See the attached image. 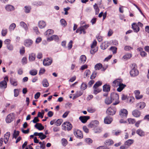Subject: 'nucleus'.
Returning <instances> with one entry per match:
<instances>
[{"instance_id":"1","label":"nucleus","mask_w":149,"mask_h":149,"mask_svg":"<svg viewBox=\"0 0 149 149\" xmlns=\"http://www.w3.org/2000/svg\"><path fill=\"white\" fill-rule=\"evenodd\" d=\"M131 70L130 72V74L131 76L133 77H135L138 75L139 71L136 68V64L133 63L130 65Z\"/></svg>"},{"instance_id":"2","label":"nucleus","mask_w":149,"mask_h":149,"mask_svg":"<svg viewBox=\"0 0 149 149\" xmlns=\"http://www.w3.org/2000/svg\"><path fill=\"white\" fill-rule=\"evenodd\" d=\"M111 98L112 101L113 102V105H115L119 103V97L118 94L114 93H112L111 94Z\"/></svg>"},{"instance_id":"3","label":"nucleus","mask_w":149,"mask_h":149,"mask_svg":"<svg viewBox=\"0 0 149 149\" xmlns=\"http://www.w3.org/2000/svg\"><path fill=\"white\" fill-rule=\"evenodd\" d=\"M63 129L65 130H67L69 131L71 130L72 128V126L71 123L68 122H64L62 125Z\"/></svg>"},{"instance_id":"4","label":"nucleus","mask_w":149,"mask_h":149,"mask_svg":"<svg viewBox=\"0 0 149 149\" xmlns=\"http://www.w3.org/2000/svg\"><path fill=\"white\" fill-rule=\"evenodd\" d=\"M127 114V111L125 109H121L119 112V115L120 117L122 118H126Z\"/></svg>"},{"instance_id":"5","label":"nucleus","mask_w":149,"mask_h":149,"mask_svg":"<svg viewBox=\"0 0 149 149\" xmlns=\"http://www.w3.org/2000/svg\"><path fill=\"white\" fill-rule=\"evenodd\" d=\"M14 118V116L13 113H10L6 117V121L7 123H10L13 121Z\"/></svg>"},{"instance_id":"6","label":"nucleus","mask_w":149,"mask_h":149,"mask_svg":"<svg viewBox=\"0 0 149 149\" xmlns=\"http://www.w3.org/2000/svg\"><path fill=\"white\" fill-rule=\"evenodd\" d=\"M4 79V80L0 82V88H5L7 87L6 81H8V78L7 77H6Z\"/></svg>"},{"instance_id":"7","label":"nucleus","mask_w":149,"mask_h":149,"mask_svg":"<svg viewBox=\"0 0 149 149\" xmlns=\"http://www.w3.org/2000/svg\"><path fill=\"white\" fill-rule=\"evenodd\" d=\"M116 109L114 107H109L107 110L106 112L109 115H113L115 114Z\"/></svg>"},{"instance_id":"8","label":"nucleus","mask_w":149,"mask_h":149,"mask_svg":"<svg viewBox=\"0 0 149 149\" xmlns=\"http://www.w3.org/2000/svg\"><path fill=\"white\" fill-rule=\"evenodd\" d=\"M74 134L75 136L78 138L82 139L83 137V135L82 132L78 130H76L74 132Z\"/></svg>"},{"instance_id":"9","label":"nucleus","mask_w":149,"mask_h":149,"mask_svg":"<svg viewBox=\"0 0 149 149\" xmlns=\"http://www.w3.org/2000/svg\"><path fill=\"white\" fill-rule=\"evenodd\" d=\"M52 60L47 58L44 59L43 61V64L45 66H48L50 65L52 63Z\"/></svg>"},{"instance_id":"10","label":"nucleus","mask_w":149,"mask_h":149,"mask_svg":"<svg viewBox=\"0 0 149 149\" xmlns=\"http://www.w3.org/2000/svg\"><path fill=\"white\" fill-rule=\"evenodd\" d=\"M99 124V122L96 120H95L91 122L88 125V127L90 128L96 127Z\"/></svg>"},{"instance_id":"11","label":"nucleus","mask_w":149,"mask_h":149,"mask_svg":"<svg viewBox=\"0 0 149 149\" xmlns=\"http://www.w3.org/2000/svg\"><path fill=\"white\" fill-rule=\"evenodd\" d=\"M122 80L120 79H117L114 80L113 83V86L114 87H117L122 84Z\"/></svg>"},{"instance_id":"12","label":"nucleus","mask_w":149,"mask_h":149,"mask_svg":"<svg viewBox=\"0 0 149 149\" xmlns=\"http://www.w3.org/2000/svg\"><path fill=\"white\" fill-rule=\"evenodd\" d=\"M90 118V117L87 116H81L79 117V120L83 123H86Z\"/></svg>"},{"instance_id":"13","label":"nucleus","mask_w":149,"mask_h":149,"mask_svg":"<svg viewBox=\"0 0 149 149\" xmlns=\"http://www.w3.org/2000/svg\"><path fill=\"white\" fill-rule=\"evenodd\" d=\"M33 43V41L30 39H27L25 40L24 42V45L26 47H29L32 45Z\"/></svg>"},{"instance_id":"14","label":"nucleus","mask_w":149,"mask_h":149,"mask_svg":"<svg viewBox=\"0 0 149 149\" xmlns=\"http://www.w3.org/2000/svg\"><path fill=\"white\" fill-rule=\"evenodd\" d=\"M10 136V133L9 132H7L5 134L4 136V142L5 144L7 143L8 141Z\"/></svg>"},{"instance_id":"15","label":"nucleus","mask_w":149,"mask_h":149,"mask_svg":"<svg viewBox=\"0 0 149 149\" xmlns=\"http://www.w3.org/2000/svg\"><path fill=\"white\" fill-rule=\"evenodd\" d=\"M53 40H54L55 41H58L59 40V38L58 36L56 35H53L51 36L49 38H47L48 41H52Z\"/></svg>"},{"instance_id":"16","label":"nucleus","mask_w":149,"mask_h":149,"mask_svg":"<svg viewBox=\"0 0 149 149\" xmlns=\"http://www.w3.org/2000/svg\"><path fill=\"white\" fill-rule=\"evenodd\" d=\"M134 93L135 95V97L137 99H140L142 98L143 95H140V92L139 91H135Z\"/></svg>"},{"instance_id":"17","label":"nucleus","mask_w":149,"mask_h":149,"mask_svg":"<svg viewBox=\"0 0 149 149\" xmlns=\"http://www.w3.org/2000/svg\"><path fill=\"white\" fill-rule=\"evenodd\" d=\"M112 119L109 116H107L104 119V123L106 124H110L112 120Z\"/></svg>"},{"instance_id":"18","label":"nucleus","mask_w":149,"mask_h":149,"mask_svg":"<svg viewBox=\"0 0 149 149\" xmlns=\"http://www.w3.org/2000/svg\"><path fill=\"white\" fill-rule=\"evenodd\" d=\"M132 28L134 32H137L140 30L139 27L135 23H134L132 24Z\"/></svg>"},{"instance_id":"19","label":"nucleus","mask_w":149,"mask_h":149,"mask_svg":"<svg viewBox=\"0 0 149 149\" xmlns=\"http://www.w3.org/2000/svg\"><path fill=\"white\" fill-rule=\"evenodd\" d=\"M5 9L7 11H10L14 10H15V8L11 5H8L6 6Z\"/></svg>"},{"instance_id":"20","label":"nucleus","mask_w":149,"mask_h":149,"mask_svg":"<svg viewBox=\"0 0 149 149\" xmlns=\"http://www.w3.org/2000/svg\"><path fill=\"white\" fill-rule=\"evenodd\" d=\"M10 82L11 85L13 86H16L17 85V82L16 79L13 78H10Z\"/></svg>"},{"instance_id":"21","label":"nucleus","mask_w":149,"mask_h":149,"mask_svg":"<svg viewBox=\"0 0 149 149\" xmlns=\"http://www.w3.org/2000/svg\"><path fill=\"white\" fill-rule=\"evenodd\" d=\"M133 115L136 117H139L141 115V112L138 110H135L132 111Z\"/></svg>"},{"instance_id":"22","label":"nucleus","mask_w":149,"mask_h":149,"mask_svg":"<svg viewBox=\"0 0 149 149\" xmlns=\"http://www.w3.org/2000/svg\"><path fill=\"white\" fill-rule=\"evenodd\" d=\"M34 127L39 130H42L44 129V126L40 123H36Z\"/></svg>"},{"instance_id":"23","label":"nucleus","mask_w":149,"mask_h":149,"mask_svg":"<svg viewBox=\"0 0 149 149\" xmlns=\"http://www.w3.org/2000/svg\"><path fill=\"white\" fill-rule=\"evenodd\" d=\"M136 133L140 136H145V132L141 129H139L136 131Z\"/></svg>"},{"instance_id":"24","label":"nucleus","mask_w":149,"mask_h":149,"mask_svg":"<svg viewBox=\"0 0 149 149\" xmlns=\"http://www.w3.org/2000/svg\"><path fill=\"white\" fill-rule=\"evenodd\" d=\"M86 59V56L84 55H82L80 56L79 58L80 62L82 64L84 63Z\"/></svg>"},{"instance_id":"25","label":"nucleus","mask_w":149,"mask_h":149,"mask_svg":"<svg viewBox=\"0 0 149 149\" xmlns=\"http://www.w3.org/2000/svg\"><path fill=\"white\" fill-rule=\"evenodd\" d=\"M46 25L45 22L43 21H40L38 23V26L40 28L42 29L44 28Z\"/></svg>"},{"instance_id":"26","label":"nucleus","mask_w":149,"mask_h":149,"mask_svg":"<svg viewBox=\"0 0 149 149\" xmlns=\"http://www.w3.org/2000/svg\"><path fill=\"white\" fill-rule=\"evenodd\" d=\"M146 104L144 102H140L137 104L136 106L140 109L144 108L145 107Z\"/></svg>"},{"instance_id":"27","label":"nucleus","mask_w":149,"mask_h":149,"mask_svg":"<svg viewBox=\"0 0 149 149\" xmlns=\"http://www.w3.org/2000/svg\"><path fill=\"white\" fill-rule=\"evenodd\" d=\"M134 142V140L132 139H128L125 142L124 144L126 146H130Z\"/></svg>"},{"instance_id":"28","label":"nucleus","mask_w":149,"mask_h":149,"mask_svg":"<svg viewBox=\"0 0 149 149\" xmlns=\"http://www.w3.org/2000/svg\"><path fill=\"white\" fill-rule=\"evenodd\" d=\"M36 58V55L34 53H32L30 54L29 56V60L30 61H34Z\"/></svg>"},{"instance_id":"29","label":"nucleus","mask_w":149,"mask_h":149,"mask_svg":"<svg viewBox=\"0 0 149 149\" xmlns=\"http://www.w3.org/2000/svg\"><path fill=\"white\" fill-rule=\"evenodd\" d=\"M103 88V91L104 92H109L110 91V88L109 86L107 84L104 85Z\"/></svg>"},{"instance_id":"30","label":"nucleus","mask_w":149,"mask_h":149,"mask_svg":"<svg viewBox=\"0 0 149 149\" xmlns=\"http://www.w3.org/2000/svg\"><path fill=\"white\" fill-rule=\"evenodd\" d=\"M20 26L23 28L25 31H27L28 29V28L27 25L24 22H21L20 23Z\"/></svg>"},{"instance_id":"31","label":"nucleus","mask_w":149,"mask_h":149,"mask_svg":"<svg viewBox=\"0 0 149 149\" xmlns=\"http://www.w3.org/2000/svg\"><path fill=\"white\" fill-rule=\"evenodd\" d=\"M61 143L62 146L65 147L68 144V143L66 139L63 138L61 140Z\"/></svg>"},{"instance_id":"32","label":"nucleus","mask_w":149,"mask_h":149,"mask_svg":"<svg viewBox=\"0 0 149 149\" xmlns=\"http://www.w3.org/2000/svg\"><path fill=\"white\" fill-rule=\"evenodd\" d=\"M126 86L123 84H121L118 86L119 87L117 89V91L119 92H121Z\"/></svg>"},{"instance_id":"33","label":"nucleus","mask_w":149,"mask_h":149,"mask_svg":"<svg viewBox=\"0 0 149 149\" xmlns=\"http://www.w3.org/2000/svg\"><path fill=\"white\" fill-rule=\"evenodd\" d=\"M16 26L15 23H13L10 24L9 27V30L10 31H13Z\"/></svg>"},{"instance_id":"34","label":"nucleus","mask_w":149,"mask_h":149,"mask_svg":"<svg viewBox=\"0 0 149 149\" xmlns=\"http://www.w3.org/2000/svg\"><path fill=\"white\" fill-rule=\"evenodd\" d=\"M42 84L43 86L45 87H47L49 85L47 80L46 79H45L43 80Z\"/></svg>"},{"instance_id":"35","label":"nucleus","mask_w":149,"mask_h":149,"mask_svg":"<svg viewBox=\"0 0 149 149\" xmlns=\"http://www.w3.org/2000/svg\"><path fill=\"white\" fill-rule=\"evenodd\" d=\"M112 100L111 98L109 97H107L105 100V103L107 105L110 104L112 102Z\"/></svg>"},{"instance_id":"36","label":"nucleus","mask_w":149,"mask_h":149,"mask_svg":"<svg viewBox=\"0 0 149 149\" xmlns=\"http://www.w3.org/2000/svg\"><path fill=\"white\" fill-rule=\"evenodd\" d=\"M54 33V31L53 30L51 29H48L45 33V35H47L49 36L50 35H51Z\"/></svg>"},{"instance_id":"37","label":"nucleus","mask_w":149,"mask_h":149,"mask_svg":"<svg viewBox=\"0 0 149 149\" xmlns=\"http://www.w3.org/2000/svg\"><path fill=\"white\" fill-rule=\"evenodd\" d=\"M121 132H122L120 130H118L116 131L115 130H113L112 131V134L114 135L118 136L119 135Z\"/></svg>"},{"instance_id":"38","label":"nucleus","mask_w":149,"mask_h":149,"mask_svg":"<svg viewBox=\"0 0 149 149\" xmlns=\"http://www.w3.org/2000/svg\"><path fill=\"white\" fill-rule=\"evenodd\" d=\"M102 68V65L100 63L96 64L95 66V69L96 70H99Z\"/></svg>"},{"instance_id":"39","label":"nucleus","mask_w":149,"mask_h":149,"mask_svg":"<svg viewBox=\"0 0 149 149\" xmlns=\"http://www.w3.org/2000/svg\"><path fill=\"white\" fill-rule=\"evenodd\" d=\"M19 134V132L14 130L13 134V138L16 139Z\"/></svg>"},{"instance_id":"40","label":"nucleus","mask_w":149,"mask_h":149,"mask_svg":"<svg viewBox=\"0 0 149 149\" xmlns=\"http://www.w3.org/2000/svg\"><path fill=\"white\" fill-rule=\"evenodd\" d=\"M83 94V92L81 91H77L75 93V96L73 98H76L79 97Z\"/></svg>"},{"instance_id":"41","label":"nucleus","mask_w":149,"mask_h":149,"mask_svg":"<svg viewBox=\"0 0 149 149\" xmlns=\"http://www.w3.org/2000/svg\"><path fill=\"white\" fill-rule=\"evenodd\" d=\"M132 55L131 54L128 53L124 55L123 56V58L124 59L127 60L130 58L132 57Z\"/></svg>"},{"instance_id":"42","label":"nucleus","mask_w":149,"mask_h":149,"mask_svg":"<svg viewBox=\"0 0 149 149\" xmlns=\"http://www.w3.org/2000/svg\"><path fill=\"white\" fill-rule=\"evenodd\" d=\"M102 84V82L99 81L97 82L94 85L93 88H98V87L101 85Z\"/></svg>"},{"instance_id":"43","label":"nucleus","mask_w":149,"mask_h":149,"mask_svg":"<svg viewBox=\"0 0 149 149\" xmlns=\"http://www.w3.org/2000/svg\"><path fill=\"white\" fill-rule=\"evenodd\" d=\"M94 88L93 93L96 95L101 91V89L98 88Z\"/></svg>"},{"instance_id":"44","label":"nucleus","mask_w":149,"mask_h":149,"mask_svg":"<svg viewBox=\"0 0 149 149\" xmlns=\"http://www.w3.org/2000/svg\"><path fill=\"white\" fill-rule=\"evenodd\" d=\"M87 111L90 113H93L96 111V109L95 108L90 107L88 108Z\"/></svg>"},{"instance_id":"45","label":"nucleus","mask_w":149,"mask_h":149,"mask_svg":"<svg viewBox=\"0 0 149 149\" xmlns=\"http://www.w3.org/2000/svg\"><path fill=\"white\" fill-rule=\"evenodd\" d=\"M87 88V85L86 83L84 82L82 83L80 88L81 89L83 90H84Z\"/></svg>"},{"instance_id":"46","label":"nucleus","mask_w":149,"mask_h":149,"mask_svg":"<svg viewBox=\"0 0 149 149\" xmlns=\"http://www.w3.org/2000/svg\"><path fill=\"white\" fill-rule=\"evenodd\" d=\"M25 12L26 13H29L31 10V7L30 6H25Z\"/></svg>"},{"instance_id":"47","label":"nucleus","mask_w":149,"mask_h":149,"mask_svg":"<svg viewBox=\"0 0 149 149\" xmlns=\"http://www.w3.org/2000/svg\"><path fill=\"white\" fill-rule=\"evenodd\" d=\"M63 120L61 119H58L56 121V125L57 126H60L62 123Z\"/></svg>"},{"instance_id":"48","label":"nucleus","mask_w":149,"mask_h":149,"mask_svg":"<svg viewBox=\"0 0 149 149\" xmlns=\"http://www.w3.org/2000/svg\"><path fill=\"white\" fill-rule=\"evenodd\" d=\"M29 73L31 75H36L37 74V71L36 70H31L30 71Z\"/></svg>"},{"instance_id":"49","label":"nucleus","mask_w":149,"mask_h":149,"mask_svg":"<svg viewBox=\"0 0 149 149\" xmlns=\"http://www.w3.org/2000/svg\"><path fill=\"white\" fill-rule=\"evenodd\" d=\"M110 50H111L113 54L116 53L117 48L115 47H111L110 48Z\"/></svg>"},{"instance_id":"50","label":"nucleus","mask_w":149,"mask_h":149,"mask_svg":"<svg viewBox=\"0 0 149 149\" xmlns=\"http://www.w3.org/2000/svg\"><path fill=\"white\" fill-rule=\"evenodd\" d=\"M91 49L90 51V53L91 54H94L98 50V49L96 47L91 48Z\"/></svg>"},{"instance_id":"51","label":"nucleus","mask_w":149,"mask_h":149,"mask_svg":"<svg viewBox=\"0 0 149 149\" xmlns=\"http://www.w3.org/2000/svg\"><path fill=\"white\" fill-rule=\"evenodd\" d=\"M85 142L88 144H89L93 142L92 140L90 138H86L85 140Z\"/></svg>"},{"instance_id":"52","label":"nucleus","mask_w":149,"mask_h":149,"mask_svg":"<svg viewBox=\"0 0 149 149\" xmlns=\"http://www.w3.org/2000/svg\"><path fill=\"white\" fill-rule=\"evenodd\" d=\"M133 49V48L132 47L129 46H126L124 47V50L126 51H129L131 50H132Z\"/></svg>"},{"instance_id":"53","label":"nucleus","mask_w":149,"mask_h":149,"mask_svg":"<svg viewBox=\"0 0 149 149\" xmlns=\"http://www.w3.org/2000/svg\"><path fill=\"white\" fill-rule=\"evenodd\" d=\"M61 25L63 26H66L67 25L66 21L64 19H61L60 21Z\"/></svg>"},{"instance_id":"54","label":"nucleus","mask_w":149,"mask_h":149,"mask_svg":"<svg viewBox=\"0 0 149 149\" xmlns=\"http://www.w3.org/2000/svg\"><path fill=\"white\" fill-rule=\"evenodd\" d=\"M127 120L129 124H133L135 122V120L134 119L129 118Z\"/></svg>"},{"instance_id":"55","label":"nucleus","mask_w":149,"mask_h":149,"mask_svg":"<svg viewBox=\"0 0 149 149\" xmlns=\"http://www.w3.org/2000/svg\"><path fill=\"white\" fill-rule=\"evenodd\" d=\"M105 143H106L107 144V145H109L112 144L113 143V141L110 139H108L106 140Z\"/></svg>"},{"instance_id":"56","label":"nucleus","mask_w":149,"mask_h":149,"mask_svg":"<svg viewBox=\"0 0 149 149\" xmlns=\"http://www.w3.org/2000/svg\"><path fill=\"white\" fill-rule=\"evenodd\" d=\"M22 64L24 65L27 63V60L26 58V57H23L22 60Z\"/></svg>"},{"instance_id":"57","label":"nucleus","mask_w":149,"mask_h":149,"mask_svg":"<svg viewBox=\"0 0 149 149\" xmlns=\"http://www.w3.org/2000/svg\"><path fill=\"white\" fill-rule=\"evenodd\" d=\"M97 74V72H96L95 71H94L93 72L92 75H91V77L90 78L91 79H94L95 77Z\"/></svg>"},{"instance_id":"58","label":"nucleus","mask_w":149,"mask_h":149,"mask_svg":"<svg viewBox=\"0 0 149 149\" xmlns=\"http://www.w3.org/2000/svg\"><path fill=\"white\" fill-rule=\"evenodd\" d=\"M106 42H105L104 43H103L102 45L101 46V48L102 49L104 50L106 48H107L108 45L106 46L105 45L106 44Z\"/></svg>"},{"instance_id":"59","label":"nucleus","mask_w":149,"mask_h":149,"mask_svg":"<svg viewBox=\"0 0 149 149\" xmlns=\"http://www.w3.org/2000/svg\"><path fill=\"white\" fill-rule=\"evenodd\" d=\"M7 49L10 51H12L13 49V47L12 44H10L6 46Z\"/></svg>"},{"instance_id":"60","label":"nucleus","mask_w":149,"mask_h":149,"mask_svg":"<svg viewBox=\"0 0 149 149\" xmlns=\"http://www.w3.org/2000/svg\"><path fill=\"white\" fill-rule=\"evenodd\" d=\"M97 44V42L96 40H94L92 44L91 45V48H93L96 47Z\"/></svg>"},{"instance_id":"61","label":"nucleus","mask_w":149,"mask_h":149,"mask_svg":"<svg viewBox=\"0 0 149 149\" xmlns=\"http://www.w3.org/2000/svg\"><path fill=\"white\" fill-rule=\"evenodd\" d=\"M10 40L8 39H6L4 41V43L5 45H6L7 46L8 45L10 44Z\"/></svg>"},{"instance_id":"62","label":"nucleus","mask_w":149,"mask_h":149,"mask_svg":"<svg viewBox=\"0 0 149 149\" xmlns=\"http://www.w3.org/2000/svg\"><path fill=\"white\" fill-rule=\"evenodd\" d=\"M72 40L70 41V42L68 44V49L70 50V49L72 47Z\"/></svg>"},{"instance_id":"63","label":"nucleus","mask_w":149,"mask_h":149,"mask_svg":"<svg viewBox=\"0 0 149 149\" xmlns=\"http://www.w3.org/2000/svg\"><path fill=\"white\" fill-rule=\"evenodd\" d=\"M41 134H40L39 137L40 139L41 140H42L45 139L46 137V135L44 134L42 132H41Z\"/></svg>"},{"instance_id":"64","label":"nucleus","mask_w":149,"mask_h":149,"mask_svg":"<svg viewBox=\"0 0 149 149\" xmlns=\"http://www.w3.org/2000/svg\"><path fill=\"white\" fill-rule=\"evenodd\" d=\"M96 149H109V148L106 146H101L97 148Z\"/></svg>"}]
</instances>
